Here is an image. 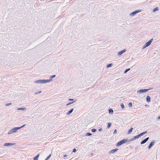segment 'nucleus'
Masks as SVG:
<instances>
[{
	"label": "nucleus",
	"instance_id": "1",
	"mask_svg": "<svg viewBox=\"0 0 160 160\" xmlns=\"http://www.w3.org/2000/svg\"><path fill=\"white\" fill-rule=\"evenodd\" d=\"M153 39L152 38L147 42L143 46V48H145L149 46L151 43Z\"/></svg>",
	"mask_w": 160,
	"mask_h": 160
},
{
	"label": "nucleus",
	"instance_id": "2",
	"mask_svg": "<svg viewBox=\"0 0 160 160\" xmlns=\"http://www.w3.org/2000/svg\"><path fill=\"white\" fill-rule=\"evenodd\" d=\"M50 81V80H40L39 81H37V82L39 83H45L47 82H49Z\"/></svg>",
	"mask_w": 160,
	"mask_h": 160
},
{
	"label": "nucleus",
	"instance_id": "3",
	"mask_svg": "<svg viewBox=\"0 0 160 160\" xmlns=\"http://www.w3.org/2000/svg\"><path fill=\"white\" fill-rule=\"evenodd\" d=\"M25 126V125H23L22 126H21V127H18V128H13L12 129V132H16V131L18 130V129H19L22 127H23L24 126Z\"/></svg>",
	"mask_w": 160,
	"mask_h": 160
},
{
	"label": "nucleus",
	"instance_id": "4",
	"mask_svg": "<svg viewBox=\"0 0 160 160\" xmlns=\"http://www.w3.org/2000/svg\"><path fill=\"white\" fill-rule=\"evenodd\" d=\"M149 90V89H144L142 90H139L138 91H137V92L140 94L144 92H146L148 91Z\"/></svg>",
	"mask_w": 160,
	"mask_h": 160
},
{
	"label": "nucleus",
	"instance_id": "5",
	"mask_svg": "<svg viewBox=\"0 0 160 160\" xmlns=\"http://www.w3.org/2000/svg\"><path fill=\"white\" fill-rule=\"evenodd\" d=\"M140 11H136L133 12L132 13H131L130 15L131 16H133L134 15L136 14L137 13L139 12Z\"/></svg>",
	"mask_w": 160,
	"mask_h": 160
},
{
	"label": "nucleus",
	"instance_id": "6",
	"mask_svg": "<svg viewBox=\"0 0 160 160\" xmlns=\"http://www.w3.org/2000/svg\"><path fill=\"white\" fill-rule=\"evenodd\" d=\"M149 139V137L145 139L144 140L142 141L141 142V144H143L144 143H145Z\"/></svg>",
	"mask_w": 160,
	"mask_h": 160
},
{
	"label": "nucleus",
	"instance_id": "7",
	"mask_svg": "<svg viewBox=\"0 0 160 160\" xmlns=\"http://www.w3.org/2000/svg\"><path fill=\"white\" fill-rule=\"evenodd\" d=\"M141 136L140 134L134 137L132 139V140H134L137 138H138L140 137Z\"/></svg>",
	"mask_w": 160,
	"mask_h": 160
},
{
	"label": "nucleus",
	"instance_id": "8",
	"mask_svg": "<svg viewBox=\"0 0 160 160\" xmlns=\"http://www.w3.org/2000/svg\"><path fill=\"white\" fill-rule=\"evenodd\" d=\"M125 50H123L119 52L118 53V55H122L123 53L124 52H125Z\"/></svg>",
	"mask_w": 160,
	"mask_h": 160
},
{
	"label": "nucleus",
	"instance_id": "9",
	"mask_svg": "<svg viewBox=\"0 0 160 160\" xmlns=\"http://www.w3.org/2000/svg\"><path fill=\"white\" fill-rule=\"evenodd\" d=\"M154 143V142H152L148 146V149H149L153 145Z\"/></svg>",
	"mask_w": 160,
	"mask_h": 160
},
{
	"label": "nucleus",
	"instance_id": "10",
	"mask_svg": "<svg viewBox=\"0 0 160 160\" xmlns=\"http://www.w3.org/2000/svg\"><path fill=\"white\" fill-rule=\"evenodd\" d=\"M147 101L148 102H150V98L149 96H147L146 97Z\"/></svg>",
	"mask_w": 160,
	"mask_h": 160
},
{
	"label": "nucleus",
	"instance_id": "11",
	"mask_svg": "<svg viewBox=\"0 0 160 160\" xmlns=\"http://www.w3.org/2000/svg\"><path fill=\"white\" fill-rule=\"evenodd\" d=\"M14 143H5L4 144V146H9V145H14Z\"/></svg>",
	"mask_w": 160,
	"mask_h": 160
},
{
	"label": "nucleus",
	"instance_id": "12",
	"mask_svg": "<svg viewBox=\"0 0 160 160\" xmlns=\"http://www.w3.org/2000/svg\"><path fill=\"white\" fill-rule=\"evenodd\" d=\"M118 150V149H117V148L114 149L112 150L110 152L112 153H113L115 152H116Z\"/></svg>",
	"mask_w": 160,
	"mask_h": 160
},
{
	"label": "nucleus",
	"instance_id": "13",
	"mask_svg": "<svg viewBox=\"0 0 160 160\" xmlns=\"http://www.w3.org/2000/svg\"><path fill=\"white\" fill-rule=\"evenodd\" d=\"M73 110V108L70 111H68V112H67V114L68 115H69V114H70L72 112Z\"/></svg>",
	"mask_w": 160,
	"mask_h": 160
},
{
	"label": "nucleus",
	"instance_id": "14",
	"mask_svg": "<svg viewBox=\"0 0 160 160\" xmlns=\"http://www.w3.org/2000/svg\"><path fill=\"white\" fill-rule=\"evenodd\" d=\"M122 144H123V143L122 142V141H120V142H119L117 143V146H120Z\"/></svg>",
	"mask_w": 160,
	"mask_h": 160
},
{
	"label": "nucleus",
	"instance_id": "15",
	"mask_svg": "<svg viewBox=\"0 0 160 160\" xmlns=\"http://www.w3.org/2000/svg\"><path fill=\"white\" fill-rule=\"evenodd\" d=\"M132 129H133V128H131L129 129V130L128 131V134H130L132 132Z\"/></svg>",
	"mask_w": 160,
	"mask_h": 160
},
{
	"label": "nucleus",
	"instance_id": "16",
	"mask_svg": "<svg viewBox=\"0 0 160 160\" xmlns=\"http://www.w3.org/2000/svg\"><path fill=\"white\" fill-rule=\"evenodd\" d=\"M39 154H38L37 155V156L34 158V160H38V158L39 157Z\"/></svg>",
	"mask_w": 160,
	"mask_h": 160
},
{
	"label": "nucleus",
	"instance_id": "17",
	"mask_svg": "<svg viewBox=\"0 0 160 160\" xmlns=\"http://www.w3.org/2000/svg\"><path fill=\"white\" fill-rule=\"evenodd\" d=\"M55 77V75H52V76H51L50 77V79H49V80H50V81H52V79L53 78H54Z\"/></svg>",
	"mask_w": 160,
	"mask_h": 160
},
{
	"label": "nucleus",
	"instance_id": "18",
	"mask_svg": "<svg viewBox=\"0 0 160 160\" xmlns=\"http://www.w3.org/2000/svg\"><path fill=\"white\" fill-rule=\"evenodd\" d=\"M158 10H159L158 8V7H157L153 9V12H154L157 11H158Z\"/></svg>",
	"mask_w": 160,
	"mask_h": 160
},
{
	"label": "nucleus",
	"instance_id": "19",
	"mask_svg": "<svg viewBox=\"0 0 160 160\" xmlns=\"http://www.w3.org/2000/svg\"><path fill=\"white\" fill-rule=\"evenodd\" d=\"M147 133V132L145 131L141 133L140 134V135H141V136H142L144 134L146 133Z\"/></svg>",
	"mask_w": 160,
	"mask_h": 160
},
{
	"label": "nucleus",
	"instance_id": "20",
	"mask_svg": "<svg viewBox=\"0 0 160 160\" xmlns=\"http://www.w3.org/2000/svg\"><path fill=\"white\" fill-rule=\"evenodd\" d=\"M128 140V139H124L123 140H122V142H123V143L126 142Z\"/></svg>",
	"mask_w": 160,
	"mask_h": 160
},
{
	"label": "nucleus",
	"instance_id": "21",
	"mask_svg": "<svg viewBox=\"0 0 160 160\" xmlns=\"http://www.w3.org/2000/svg\"><path fill=\"white\" fill-rule=\"evenodd\" d=\"M109 113H112L113 112V111L112 109H109Z\"/></svg>",
	"mask_w": 160,
	"mask_h": 160
},
{
	"label": "nucleus",
	"instance_id": "22",
	"mask_svg": "<svg viewBox=\"0 0 160 160\" xmlns=\"http://www.w3.org/2000/svg\"><path fill=\"white\" fill-rule=\"evenodd\" d=\"M111 123H108V124L107 127L108 128H109L111 126Z\"/></svg>",
	"mask_w": 160,
	"mask_h": 160
},
{
	"label": "nucleus",
	"instance_id": "23",
	"mask_svg": "<svg viewBox=\"0 0 160 160\" xmlns=\"http://www.w3.org/2000/svg\"><path fill=\"white\" fill-rule=\"evenodd\" d=\"M121 107L122 108V109L124 108V104H123V103H121Z\"/></svg>",
	"mask_w": 160,
	"mask_h": 160
},
{
	"label": "nucleus",
	"instance_id": "24",
	"mask_svg": "<svg viewBox=\"0 0 160 160\" xmlns=\"http://www.w3.org/2000/svg\"><path fill=\"white\" fill-rule=\"evenodd\" d=\"M12 130L11 129L10 131L8 132V134H11L12 133H13L12 132Z\"/></svg>",
	"mask_w": 160,
	"mask_h": 160
},
{
	"label": "nucleus",
	"instance_id": "25",
	"mask_svg": "<svg viewBox=\"0 0 160 160\" xmlns=\"http://www.w3.org/2000/svg\"><path fill=\"white\" fill-rule=\"evenodd\" d=\"M112 64H108L107 66V67L109 68L110 67H111L112 66Z\"/></svg>",
	"mask_w": 160,
	"mask_h": 160
},
{
	"label": "nucleus",
	"instance_id": "26",
	"mask_svg": "<svg viewBox=\"0 0 160 160\" xmlns=\"http://www.w3.org/2000/svg\"><path fill=\"white\" fill-rule=\"evenodd\" d=\"M130 68H129V69H126L125 72H124V73H126V72H127L129 70H130Z\"/></svg>",
	"mask_w": 160,
	"mask_h": 160
},
{
	"label": "nucleus",
	"instance_id": "27",
	"mask_svg": "<svg viewBox=\"0 0 160 160\" xmlns=\"http://www.w3.org/2000/svg\"><path fill=\"white\" fill-rule=\"evenodd\" d=\"M96 131V129H92V131L93 132H95Z\"/></svg>",
	"mask_w": 160,
	"mask_h": 160
},
{
	"label": "nucleus",
	"instance_id": "28",
	"mask_svg": "<svg viewBox=\"0 0 160 160\" xmlns=\"http://www.w3.org/2000/svg\"><path fill=\"white\" fill-rule=\"evenodd\" d=\"M51 155V154H50V155H49V156H48V157H47V158L46 159V160H48V159L50 158V157Z\"/></svg>",
	"mask_w": 160,
	"mask_h": 160
},
{
	"label": "nucleus",
	"instance_id": "29",
	"mask_svg": "<svg viewBox=\"0 0 160 160\" xmlns=\"http://www.w3.org/2000/svg\"><path fill=\"white\" fill-rule=\"evenodd\" d=\"M129 105L130 107H132V103L131 102L129 103Z\"/></svg>",
	"mask_w": 160,
	"mask_h": 160
},
{
	"label": "nucleus",
	"instance_id": "30",
	"mask_svg": "<svg viewBox=\"0 0 160 160\" xmlns=\"http://www.w3.org/2000/svg\"><path fill=\"white\" fill-rule=\"evenodd\" d=\"M11 103H8L6 104L5 105H6V106H8V105H11Z\"/></svg>",
	"mask_w": 160,
	"mask_h": 160
},
{
	"label": "nucleus",
	"instance_id": "31",
	"mask_svg": "<svg viewBox=\"0 0 160 160\" xmlns=\"http://www.w3.org/2000/svg\"><path fill=\"white\" fill-rule=\"evenodd\" d=\"M117 130L116 129H115L114 131L113 134H115L117 133Z\"/></svg>",
	"mask_w": 160,
	"mask_h": 160
},
{
	"label": "nucleus",
	"instance_id": "32",
	"mask_svg": "<svg viewBox=\"0 0 160 160\" xmlns=\"http://www.w3.org/2000/svg\"><path fill=\"white\" fill-rule=\"evenodd\" d=\"M41 91H39V92H37L36 93V94H39V93H41Z\"/></svg>",
	"mask_w": 160,
	"mask_h": 160
},
{
	"label": "nucleus",
	"instance_id": "33",
	"mask_svg": "<svg viewBox=\"0 0 160 160\" xmlns=\"http://www.w3.org/2000/svg\"><path fill=\"white\" fill-rule=\"evenodd\" d=\"M87 135H88V136H91L92 135V134L91 133H87Z\"/></svg>",
	"mask_w": 160,
	"mask_h": 160
},
{
	"label": "nucleus",
	"instance_id": "34",
	"mask_svg": "<svg viewBox=\"0 0 160 160\" xmlns=\"http://www.w3.org/2000/svg\"><path fill=\"white\" fill-rule=\"evenodd\" d=\"M76 151V149L74 148L73 149V152H75Z\"/></svg>",
	"mask_w": 160,
	"mask_h": 160
},
{
	"label": "nucleus",
	"instance_id": "35",
	"mask_svg": "<svg viewBox=\"0 0 160 160\" xmlns=\"http://www.w3.org/2000/svg\"><path fill=\"white\" fill-rule=\"evenodd\" d=\"M69 101H73V99H69Z\"/></svg>",
	"mask_w": 160,
	"mask_h": 160
},
{
	"label": "nucleus",
	"instance_id": "36",
	"mask_svg": "<svg viewBox=\"0 0 160 160\" xmlns=\"http://www.w3.org/2000/svg\"><path fill=\"white\" fill-rule=\"evenodd\" d=\"M158 119H160V116H159L158 118Z\"/></svg>",
	"mask_w": 160,
	"mask_h": 160
},
{
	"label": "nucleus",
	"instance_id": "37",
	"mask_svg": "<svg viewBox=\"0 0 160 160\" xmlns=\"http://www.w3.org/2000/svg\"><path fill=\"white\" fill-rule=\"evenodd\" d=\"M72 103V102L71 103H69L68 104H67V105H70V104H71V103Z\"/></svg>",
	"mask_w": 160,
	"mask_h": 160
},
{
	"label": "nucleus",
	"instance_id": "38",
	"mask_svg": "<svg viewBox=\"0 0 160 160\" xmlns=\"http://www.w3.org/2000/svg\"><path fill=\"white\" fill-rule=\"evenodd\" d=\"M22 108H19L18 109V110H22Z\"/></svg>",
	"mask_w": 160,
	"mask_h": 160
},
{
	"label": "nucleus",
	"instance_id": "39",
	"mask_svg": "<svg viewBox=\"0 0 160 160\" xmlns=\"http://www.w3.org/2000/svg\"><path fill=\"white\" fill-rule=\"evenodd\" d=\"M67 156V155H65L64 156V157H66Z\"/></svg>",
	"mask_w": 160,
	"mask_h": 160
},
{
	"label": "nucleus",
	"instance_id": "40",
	"mask_svg": "<svg viewBox=\"0 0 160 160\" xmlns=\"http://www.w3.org/2000/svg\"><path fill=\"white\" fill-rule=\"evenodd\" d=\"M100 130H101V129H99V131H100Z\"/></svg>",
	"mask_w": 160,
	"mask_h": 160
}]
</instances>
